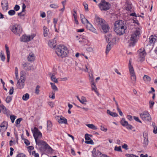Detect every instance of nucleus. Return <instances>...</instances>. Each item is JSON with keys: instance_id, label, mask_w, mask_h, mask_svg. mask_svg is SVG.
<instances>
[{"instance_id": "1", "label": "nucleus", "mask_w": 157, "mask_h": 157, "mask_svg": "<svg viewBox=\"0 0 157 157\" xmlns=\"http://www.w3.org/2000/svg\"><path fill=\"white\" fill-rule=\"evenodd\" d=\"M114 30L117 35L121 36L123 34L126 29V24L121 20L116 21L114 24Z\"/></svg>"}, {"instance_id": "2", "label": "nucleus", "mask_w": 157, "mask_h": 157, "mask_svg": "<svg viewBox=\"0 0 157 157\" xmlns=\"http://www.w3.org/2000/svg\"><path fill=\"white\" fill-rule=\"evenodd\" d=\"M94 22L97 26L102 28L104 33H106L109 31V27L104 19L95 16Z\"/></svg>"}, {"instance_id": "3", "label": "nucleus", "mask_w": 157, "mask_h": 157, "mask_svg": "<svg viewBox=\"0 0 157 157\" xmlns=\"http://www.w3.org/2000/svg\"><path fill=\"white\" fill-rule=\"evenodd\" d=\"M32 131L36 144L39 146H43L45 141L40 140L42 137L41 133L39 131L38 128L36 127H35L34 129Z\"/></svg>"}, {"instance_id": "4", "label": "nucleus", "mask_w": 157, "mask_h": 157, "mask_svg": "<svg viewBox=\"0 0 157 157\" xmlns=\"http://www.w3.org/2000/svg\"><path fill=\"white\" fill-rule=\"evenodd\" d=\"M141 33V29L140 28H137L135 29L131 35L130 40L131 42L129 44V46L134 45Z\"/></svg>"}, {"instance_id": "5", "label": "nucleus", "mask_w": 157, "mask_h": 157, "mask_svg": "<svg viewBox=\"0 0 157 157\" xmlns=\"http://www.w3.org/2000/svg\"><path fill=\"white\" fill-rule=\"evenodd\" d=\"M57 55L62 58L67 56L68 52L67 48L63 45L59 46L56 50Z\"/></svg>"}, {"instance_id": "6", "label": "nucleus", "mask_w": 157, "mask_h": 157, "mask_svg": "<svg viewBox=\"0 0 157 157\" xmlns=\"http://www.w3.org/2000/svg\"><path fill=\"white\" fill-rule=\"evenodd\" d=\"M11 31L15 35L20 36L22 31V27L20 24H15L10 27Z\"/></svg>"}, {"instance_id": "7", "label": "nucleus", "mask_w": 157, "mask_h": 157, "mask_svg": "<svg viewBox=\"0 0 157 157\" xmlns=\"http://www.w3.org/2000/svg\"><path fill=\"white\" fill-rule=\"evenodd\" d=\"M110 4L105 0H102L98 6L101 10L106 11L110 9Z\"/></svg>"}, {"instance_id": "8", "label": "nucleus", "mask_w": 157, "mask_h": 157, "mask_svg": "<svg viewBox=\"0 0 157 157\" xmlns=\"http://www.w3.org/2000/svg\"><path fill=\"white\" fill-rule=\"evenodd\" d=\"M132 59H130L129 61L128 67L131 75V78L133 81H136V76L132 66L131 65Z\"/></svg>"}, {"instance_id": "9", "label": "nucleus", "mask_w": 157, "mask_h": 157, "mask_svg": "<svg viewBox=\"0 0 157 157\" xmlns=\"http://www.w3.org/2000/svg\"><path fill=\"white\" fill-rule=\"evenodd\" d=\"M140 116L142 119L144 121H150L151 118L149 114L147 111H145L140 114Z\"/></svg>"}, {"instance_id": "10", "label": "nucleus", "mask_w": 157, "mask_h": 157, "mask_svg": "<svg viewBox=\"0 0 157 157\" xmlns=\"http://www.w3.org/2000/svg\"><path fill=\"white\" fill-rule=\"evenodd\" d=\"M25 78L24 75H21L20 77V79L18 80L17 85V88L19 89L23 88L25 85Z\"/></svg>"}, {"instance_id": "11", "label": "nucleus", "mask_w": 157, "mask_h": 157, "mask_svg": "<svg viewBox=\"0 0 157 157\" xmlns=\"http://www.w3.org/2000/svg\"><path fill=\"white\" fill-rule=\"evenodd\" d=\"M35 35L33 34L31 36H27L26 35H23L21 38V40L25 42H28L33 39Z\"/></svg>"}, {"instance_id": "12", "label": "nucleus", "mask_w": 157, "mask_h": 157, "mask_svg": "<svg viewBox=\"0 0 157 157\" xmlns=\"http://www.w3.org/2000/svg\"><path fill=\"white\" fill-rule=\"evenodd\" d=\"M138 52L139 53V61L142 62L144 60V57L146 55L145 50L144 48H141L138 50Z\"/></svg>"}, {"instance_id": "13", "label": "nucleus", "mask_w": 157, "mask_h": 157, "mask_svg": "<svg viewBox=\"0 0 157 157\" xmlns=\"http://www.w3.org/2000/svg\"><path fill=\"white\" fill-rule=\"evenodd\" d=\"M56 118L59 124H67V119L64 117L62 116H59L56 117Z\"/></svg>"}, {"instance_id": "14", "label": "nucleus", "mask_w": 157, "mask_h": 157, "mask_svg": "<svg viewBox=\"0 0 157 157\" xmlns=\"http://www.w3.org/2000/svg\"><path fill=\"white\" fill-rule=\"evenodd\" d=\"M92 156L93 157H101L102 154L99 150L96 151L95 148H94L92 152Z\"/></svg>"}, {"instance_id": "15", "label": "nucleus", "mask_w": 157, "mask_h": 157, "mask_svg": "<svg viewBox=\"0 0 157 157\" xmlns=\"http://www.w3.org/2000/svg\"><path fill=\"white\" fill-rule=\"evenodd\" d=\"M1 5L3 10H6L8 8V3L7 0H2L1 2Z\"/></svg>"}, {"instance_id": "16", "label": "nucleus", "mask_w": 157, "mask_h": 157, "mask_svg": "<svg viewBox=\"0 0 157 157\" xmlns=\"http://www.w3.org/2000/svg\"><path fill=\"white\" fill-rule=\"evenodd\" d=\"M132 4L130 2L127 1L125 2V8L126 10L131 11V10L132 8Z\"/></svg>"}, {"instance_id": "17", "label": "nucleus", "mask_w": 157, "mask_h": 157, "mask_svg": "<svg viewBox=\"0 0 157 157\" xmlns=\"http://www.w3.org/2000/svg\"><path fill=\"white\" fill-rule=\"evenodd\" d=\"M22 66L23 68L26 71H29L32 69V68L33 66L29 65V64L28 63H25L22 64Z\"/></svg>"}, {"instance_id": "18", "label": "nucleus", "mask_w": 157, "mask_h": 157, "mask_svg": "<svg viewBox=\"0 0 157 157\" xmlns=\"http://www.w3.org/2000/svg\"><path fill=\"white\" fill-rule=\"evenodd\" d=\"M86 28L88 30L91 31L93 32H94L95 30V29L94 28L92 25L89 21H87V23Z\"/></svg>"}, {"instance_id": "19", "label": "nucleus", "mask_w": 157, "mask_h": 157, "mask_svg": "<svg viewBox=\"0 0 157 157\" xmlns=\"http://www.w3.org/2000/svg\"><path fill=\"white\" fill-rule=\"evenodd\" d=\"M144 137V144L145 147L147 146L148 143V140L147 138V133H145L143 135Z\"/></svg>"}, {"instance_id": "20", "label": "nucleus", "mask_w": 157, "mask_h": 157, "mask_svg": "<svg viewBox=\"0 0 157 157\" xmlns=\"http://www.w3.org/2000/svg\"><path fill=\"white\" fill-rule=\"evenodd\" d=\"M35 56L34 54L31 53L28 57V59L29 61H33L35 59Z\"/></svg>"}, {"instance_id": "21", "label": "nucleus", "mask_w": 157, "mask_h": 157, "mask_svg": "<svg viewBox=\"0 0 157 157\" xmlns=\"http://www.w3.org/2000/svg\"><path fill=\"white\" fill-rule=\"evenodd\" d=\"M49 75L51 76V79L52 81L56 83H58V80L56 78L54 73L52 74L50 73L49 74Z\"/></svg>"}, {"instance_id": "22", "label": "nucleus", "mask_w": 157, "mask_h": 157, "mask_svg": "<svg viewBox=\"0 0 157 157\" xmlns=\"http://www.w3.org/2000/svg\"><path fill=\"white\" fill-rule=\"evenodd\" d=\"M47 130L49 131H51L52 127V122L50 121H48L47 122Z\"/></svg>"}, {"instance_id": "23", "label": "nucleus", "mask_w": 157, "mask_h": 157, "mask_svg": "<svg viewBox=\"0 0 157 157\" xmlns=\"http://www.w3.org/2000/svg\"><path fill=\"white\" fill-rule=\"evenodd\" d=\"M48 44L49 46L51 48H55L56 45V40H55V43L54 42V41L53 40H49L48 42Z\"/></svg>"}, {"instance_id": "24", "label": "nucleus", "mask_w": 157, "mask_h": 157, "mask_svg": "<svg viewBox=\"0 0 157 157\" xmlns=\"http://www.w3.org/2000/svg\"><path fill=\"white\" fill-rule=\"evenodd\" d=\"M92 90H94L95 92L96 93L97 95H99V94L98 91H97V89L96 88L95 83L93 82L91 84Z\"/></svg>"}, {"instance_id": "25", "label": "nucleus", "mask_w": 157, "mask_h": 157, "mask_svg": "<svg viewBox=\"0 0 157 157\" xmlns=\"http://www.w3.org/2000/svg\"><path fill=\"white\" fill-rule=\"evenodd\" d=\"M107 112L108 114L113 117H116L118 116V115L117 113L112 112L109 110H108Z\"/></svg>"}, {"instance_id": "26", "label": "nucleus", "mask_w": 157, "mask_h": 157, "mask_svg": "<svg viewBox=\"0 0 157 157\" xmlns=\"http://www.w3.org/2000/svg\"><path fill=\"white\" fill-rule=\"evenodd\" d=\"M155 36H154L153 35H151L149 38V42L151 44H154L156 41V39L155 38Z\"/></svg>"}, {"instance_id": "27", "label": "nucleus", "mask_w": 157, "mask_h": 157, "mask_svg": "<svg viewBox=\"0 0 157 157\" xmlns=\"http://www.w3.org/2000/svg\"><path fill=\"white\" fill-rule=\"evenodd\" d=\"M143 79L145 82H150L151 79L150 77L147 75H144L143 77Z\"/></svg>"}, {"instance_id": "28", "label": "nucleus", "mask_w": 157, "mask_h": 157, "mask_svg": "<svg viewBox=\"0 0 157 157\" xmlns=\"http://www.w3.org/2000/svg\"><path fill=\"white\" fill-rule=\"evenodd\" d=\"M121 125L124 126H126L128 124L127 121L125 120L124 118H123L121 121Z\"/></svg>"}, {"instance_id": "29", "label": "nucleus", "mask_w": 157, "mask_h": 157, "mask_svg": "<svg viewBox=\"0 0 157 157\" xmlns=\"http://www.w3.org/2000/svg\"><path fill=\"white\" fill-rule=\"evenodd\" d=\"M52 89L54 91H58V89L57 87V86L55 85V84L52 82H50V83Z\"/></svg>"}, {"instance_id": "30", "label": "nucleus", "mask_w": 157, "mask_h": 157, "mask_svg": "<svg viewBox=\"0 0 157 157\" xmlns=\"http://www.w3.org/2000/svg\"><path fill=\"white\" fill-rule=\"evenodd\" d=\"M43 146H44V149L45 150L48 149L49 150H52V148L45 142Z\"/></svg>"}, {"instance_id": "31", "label": "nucleus", "mask_w": 157, "mask_h": 157, "mask_svg": "<svg viewBox=\"0 0 157 157\" xmlns=\"http://www.w3.org/2000/svg\"><path fill=\"white\" fill-rule=\"evenodd\" d=\"M110 43L111 42H109L108 45L107 46L106 51H105V53L106 54H108L111 48V44Z\"/></svg>"}, {"instance_id": "32", "label": "nucleus", "mask_w": 157, "mask_h": 157, "mask_svg": "<svg viewBox=\"0 0 157 157\" xmlns=\"http://www.w3.org/2000/svg\"><path fill=\"white\" fill-rule=\"evenodd\" d=\"M44 29V37L47 36L48 35V29L46 27L44 26L43 28Z\"/></svg>"}, {"instance_id": "33", "label": "nucleus", "mask_w": 157, "mask_h": 157, "mask_svg": "<svg viewBox=\"0 0 157 157\" xmlns=\"http://www.w3.org/2000/svg\"><path fill=\"white\" fill-rule=\"evenodd\" d=\"M29 98V95L28 93L24 94L22 97V99L24 101H27Z\"/></svg>"}, {"instance_id": "34", "label": "nucleus", "mask_w": 157, "mask_h": 157, "mask_svg": "<svg viewBox=\"0 0 157 157\" xmlns=\"http://www.w3.org/2000/svg\"><path fill=\"white\" fill-rule=\"evenodd\" d=\"M86 125L88 126L89 128L92 129L94 130H96L97 129V128L93 124H87Z\"/></svg>"}, {"instance_id": "35", "label": "nucleus", "mask_w": 157, "mask_h": 157, "mask_svg": "<svg viewBox=\"0 0 157 157\" xmlns=\"http://www.w3.org/2000/svg\"><path fill=\"white\" fill-rule=\"evenodd\" d=\"M3 113L6 115L7 117H9L10 115V111L6 108L3 110Z\"/></svg>"}, {"instance_id": "36", "label": "nucleus", "mask_w": 157, "mask_h": 157, "mask_svg": "<svg viewBox=\"0 0 157 157\" xmlns=\"http://www.w3.org/2000/svg\"><path fill=\"white\" fill-rule=\"evenodd\" d=\"M152 125L154 129L153 132L154 134L157 133V127L155 125V123L154 122L152 123Z\"/></svg>"}, {"instance_id": "37", "label": "nucleus", "mask_w": 157, "mask_h": 157, "mask_svg": "<svg viewBox=\"0 0 157 157\" xmlns=\"http://www.w3.org/2000/svg\"><path fill=\"white\" fill-rule=\"evenodd\" d=\"M87 101L85 97L82 96L81 97L80 102L82 104H86L85 102Z\"/></svg>"}, {"instance_id": "38", "label": "nucleus", "mask_w": 157, "mask_h": 157, "mask_svg": "<svg viewBox=\"0 0 157 157\" xmlns=\"http://www.w3.org/2000/svg\"><path fill=\"white\" fill-rule=\"evenodd\" d=\"M1 59L3 61H4L5 59V56L4 53L1 52L0 53Z\"/></svg>"}, {"instance_id": "39", "label": "nucleus", "mask_w": 157, "mask_h": 157, "mask_svg": "<svg viewBox=\"0 0 157 157\" xmlns=\"http://www.w3.org/2000/svg\"><path fill=\"white\" fill-rule=\"evenodd\" d=\"M5 48L7 56H10V52L9 51V48L7 44L5 45Z\"/></svg>"}, {"instance_id": "40", "label": "nucleus", "mask_w": 157, "mask_h": 157, "mask_svg": "<svg viewBox=\"0 0 157 157\" xmlns=\"http://www.w3.org/2000/svg\"><path fill=\"white\" fill-rule=\"evenodd\" d=\"M8 13L10 15L13 16L15 14L16 12L14 10H10L9 11Z\"/></svg>"}, {"instance_id": "41", "label": "nucleus", "mask_w": 157, "mask_h": 157, "mask_svg": "<svg viewBox=\"0 0 157 157\" xmlns=\"http://www.w3.org/2000/svg\"><path fill=\"white\" fill-rule=\"evenodd\" d=\"M50 7L52 8L56 9L58 7V6L55 3L52 4L50 5Z\"/></svg>"}, {"instance_id": "42", "label": "nucleus", "mask_w": 157, "mask_h": 157, "mask_svg": "<svg viewBox=\"0 0 157 157\" xmlns=\"http://www.w3.org/2000/svg\"><path fill=\"white\" fill-rule=\"evenodd\" d=\"M6 124L5 122H3L1 124L0 126V127L3 128L4 130H6L7 128V127L5 128V124Z\"/></svg>"}, {"instance_id": "43", "label": "nucleus", "mask_w": 157, "mask_h": 157, "mask_svg": "<svg viewBox=\"0 0 157 157\" xmlns=\"http://www.w3.org/2000/svg\"><path fill=\"white\" fill-rule=\"evenodd\" d=\"M15 72L16 76V78L17 79H18V71L17 68V67H15Z\"/></svg>"}, {"instance_id": "44", "label": "nucleus", "mask_w": 157, "mask_h": 157, "mask_svg": "<svg viewBox=\"0 0 157 157\" xmlns=\"http://www.w3.org/2000/svg\"><path fill=\"white\" fill-rule=\"evenodd\" d=\"M114 150L122 152L121 147V146H115L114 147Z\"/></svg>"}, {"instance_id": "45", "label": "nucleus", "mask_w": 157, "mask_h": 157, "mask_svg": "<svg viewBox=\"0 0 157 157\" xmlns=\"http://www.w3.org/2000/svg\"><path fill=\"white\" fill-rule=\"evenodd\" d=\"M89 141H86L85 142V143L88 144H91L92 145H93L94 144V142L93 141V140L91 139H90L89 140Z\"/></svg>"}, {"instance_id": "46", "label": "nucleus", "mask_w": 157, "mask_h": 157, "mask_svg": "<svg viewBox=\"0 0 157 157\" xmlns=\"http://www.w3.org/2000/svg\"><path fill=\"white\" fill-rule=\"evenodd\" d=\"M40 88V86L39 85H37L36 88L35 93L36 94H39L40 92L39 88Z\"/></svg>"}, {"instance_id": "47", "label": "nucleus", "mask_w": 157, "mask_h": 157, "mask_svg": "<svg viewBox=\"0 0 157 157\" xmlns=\"http://www.w3.org/2000/svg\"><path fill=\"white\" fill-rule=\"evenodd\" d=\"M12 97L10 96H9L7 97L6 98V103H9L12 100Z\"/></svg>"}, {"instance_id": "48", "label": "nucleus", "mask_w": 157, "mask_h": 157, "mask_svg": "<svg viewBox=\"0 0 157 157\" xmlns=\"http://www.w3.org/2000/svg\"><path fill=\"white\" fill-rule=\"evenodd\" d=\"M125 156L127 157H139L132 154H125Z\"/></svg>"}, {"instance_id": "49", "label": "nucleus", "mask_w": 157, "mask_h": 157, "mask_svg": "<svg viewBox=\"0 0 157 157\" xmlns=\"http://www.w3.org/2000/svg\"><path fill=\"white\" fill-rule=\"evenodd\" d=\"M16 117V116L14 115H11L10 116V118L12 123L14 122V120Z\"/></svg>"}, {"instance_id": "50", "label": "nucleus", "mask_w": 157, "mask_h": 157, "mask_svg": "<svg viewBox=\"0 0 157 157\" xmlns=\"http://www.w3.org/2000/svg\"><path fill=\"white\" fill-rule=\"evenodd\" d=\"M100 127V129L104 132H106L107 130V129L106 128H105L103 126L101 125Z\"/></svg>"}, {"instance_id": "51", "label": "nucleus", "mask_w": 157, "mask_h": 157, "mask_svg": "<svg viewBox=\"0 0 157 157\" xmlns=\"http://www.w3.org/2000/svg\"><path fill=\"white\" fill-rule=\"evenodd\" d=\"M32 155H34L35 157H39V155L38 153H36L35 151H33L32 152Z\"/></svg>"}, {"instance_id": "52", "label": "nucleus", "mask_w": 157, "mask_h": 157, "mask_svg": "<svg viewBox=\"0 0 157 157\" xmlns=\"http://www.w3.org/2000/svg\"><path fill=\"white\" fill-rule=\"evenodd\" d=\"M85 139L86 141H88L90 139V137H89V134L86 133L85 135Z\"/></svg>"}, {"instance_id": "53", "label": "nucleus", "mask_w": 157, "mask_h": 157, "mask_svg": "<svg viewBox=\"0 0 157 157\" xmlns=\"http://www.w3.org/2000/svg\"><path fill=\"white\" fill-rule=\"evenodd\" d=\"M81 21L84 24H85L86 23H87V21H89L85 17L82 19H81Z\"/></svg>"}, {"instance_id": "54", "label": "nucleus", "mask_w": 157, "mask_h": 157, "mask_svg": "<svg viewBox=\"0 0 157 157\" xmlns=\"http://www.w3.org/2000/svg\"><path fill=\"white\" fill-rule=\"evenodd\" d=\"M24 143L26 146H29L30 144V142L29 140L26 139H24Z\"/></svg>"}, {"instance_id": "55", "label": "nucleus", "mask_w": 157, "mask_h": 157, "mask_svg": "<svg viewBox=\"0 0 157 157\" xmlns=\"http://www.w3.org/2000/svg\"><path fill=\"white\" fill-rule=\"evenodd\" d=\"M52 94V96H51V95H49V98H52V99H54L55 98V92H52V93L51 94Z\"/></svg>"}, {"instance_id": "56", "label": "nucleus", "mask_w": 157, "mask_h": 157, "mask_svg": "<svg viewBox=\"0 0 157 157\" xmlns=\"http://www.w3.org/2000/svg\"><path fill=\"white\" fill-rule=\"evenodd\" d=\"M22 120V118H20L18 119H17L16 121V124H19L21 122V121Z\"/></svg>"}, {"instance_id": "57", "label": "nucleus", "mask_w": 157, "mask_h": 157, "mask_svg": "<svg viewBox=\"0 0 157 157\" xmlns=\"http://www.w3.org/2000/svg\"><path fill=\"white\" fill-rule=\"evenodd\" d=\"M126 128L127 129H129L130 130H132L133 128V126L130 124H128V125L126 126Z\"/></svg>"}, {"instance_id": "58", "label": "nucleus", "mask_w": 157, "mask_h": 157, "mask_svg": "<svg viewBox=\"0 0 157 157\" xmlns=\"http://www.w3.org/2000/svg\"><path fill=\"white\" fill-rule=\"evenodd\" d=\"M20 9V6L19 5H16L14 8V9L16 11H18Z\"/></svg>"}, {"instance_id": "59", "label": "nucleus", "mask_w": 157, "mask_h": 157, "mask_svg": "<svg viewBox=\"0 0 157 157\" xmlns=\"http://www.w3.org/2000/svg\"><path fill=\"white\" fill-rule=\"evenodd\" d=\"M16 157H26V156L23 153H20L18 154Z\"/></svg>"}, {"instance_id": "60", "label": "nucleus", "mask_w": 157, "mask_h": 157, "mask_svg": "<svg viewBox=\"0 0 157 157\" xmlns=\"http://www.w3.org/2000/svg\"><path fill=\"white\" fill-rule=\"evenodd\" d=\"M85 9L86 10L88 11V6L87 4L86 3H83V4Z\"/></svg>"}, {"instance_id": "61", "label": "nucleus", "mask_w": 157, "mask_h": 157, "mask_svg": "<svg viewBox=\"0 0 157 157\" xmlns=\"http://www.w3.org/2000/svg\"><path fill=\"white\" fill-rule=\"evenodd\" d=\"M134 119L136 121L140 123H142L141 121L139 120L138 117L134 116Z\"/></svg>"}, {"instance_id": "62", "label": "nucleus", "mask_w": 157, "mask_h": 157, "mask_svg": "<svg viewBox=\"0 0 157 157\" xmlns=\"http://www.w3.org/2000/svg\"><path fill=\"white\" fill-rule=\"evenodd\" d=\"M26 7V6L25 5V4L24 3L22 4V12H25V9Z\"/></svg>"}, {"instance_id": "63", "label": "nucleus", "mask_w": 157, "mask_h": 157, "mask_svg": "<svg viewBox=\"0 0 157 157\" xmlns=\"http://www.w3.org/2000/svg\"><path fill=\"white\" fill-rule=\"evenodd\" d=\"M122 147L123 148L125 149V150H127L128 149V146L127 145L125 144H124L122 146Z\"/></svg>"}, {"instance_id": "64", "label": "nucleus", "mask_w": 157, "mask_h": 157, "mask_svg": "<svg viewBox=\"0 0 157 157\" xmlns=\"http://www.w3.org/2000/svg\"><path fill=\"white\" fill-rule=\"evenodd\" d=\"M117 111H118V113H119L120 115L121 116H123V113H122V112L121 111V110L119 108H117Z\"/></svg>"}]
</instances>
